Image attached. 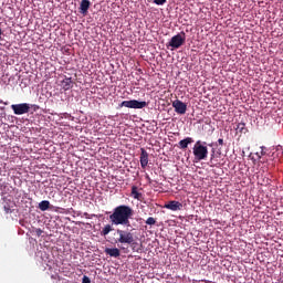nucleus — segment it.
I'll use <instances>...</instances> for the list:
<instances>
[{"mask_svg":"<svg viewBox=\"0 0 283 283\" xmlns=\"http://www.w3.org/2000/svg\"><path fill=\"white\" fill-rule=\"evenodd\" d=\"M134 216V209L127 205H120L114 208L113 213L109 214V220L115 227H132L129 219Z\"/></svg>","mask_w":283,"mask_h":283,"instance_id":"obj_1","label":"nucleus"},{"mask_svg":"<svg viewBox=\"0 0 283 283\" xmlns=\"http://www.w3.org/2000/svg\"><path fill=\"white\" fill-rule=\"evenodd\" d=\"M192 154L196 160H206L209 156V148H207V142L197 140L192 147Z\"/></svg>","mask_w":283,"mask_h":283,"instance_id":"obj_2","label":"nucleus"},{"mask_svg":"<svg viewBox=\"0 0 283 283\" xmlns=\"http://www.w3.org/2000/svg\"><path fill=\"white\" fill-rule=\"evenodd\" d=\"M117 235H119V238L115 240L116 244H129V247H134V244H136V242H134V234L132 232L117 229Z\"/></svg>","mask_w":283,"mask_h":283,"instance_id":"obj_3","label":"nucleus"},{"mask_svg":"<svg viewBox=\"0 0 283 283\" xmlns=\"http://www.w3.org/2000/svg\"><path fill=\"white\" fill-rule=\"evenodd\" d=\"M187 41V34L185 31H181L180 33L174 35L170 41L168 42V45L172 48V50H178V48H181V45H185V42Z\"/></svg>","mask_w":283,"mask_h":283,"instance_id":"obj_4","label":"nucleus"},{"mask_svg":"<svg viewBox=\"0 0 283 283\" xmlns=\"http://www.w3.org/2000/svg\"><path fill=\"white\" fill-rule=\"evenodd\" d=\"M119 107H127L128 109H143L147 107V102H140L138 99L123 101L119 104Z\"/></svg>","mask_w":283,"mask_h":283,"instance_id":"obj_5","label":"nucleus"},{"mask_svg":"<svg viewBox=\"0 0 283 283\" xmlns=\"http://www.w3.org/2000/svg\"><path fill=\"white\" fill-rule=\"evenodd\" d=\"M11 109L13 111V114H15V116H23V114H28L30 112V104H12Z\"/></svg>","mask_w":283,"mask_h":283,"instance_id":"obj_6","label":"nucleus"},{"mask_svg":"<svg viewBox=\"0 0 283 283\" xmlns=\"http://www.w3.org/2000/svg\"><path fill=\"white\" fill-rule=\"evenodd\" d=\"M172 107L177 114H187V104L180 99L174 101Z\"/></svg>","mask_w":283,"mask_h":283,"instance_id":"obj_7","label":"nucleus"},{"mask_svg":"<svg viewBox=\"0 0 283 283\" xmlns=\"http://www.w3.org/2000/svg\"><path fill=\"white\" fill-rule=\"evenodd\" d=\"M139 163H140L142 169H146L147 165H149V153H147L145 148H140Z\"/></svg>","mask_w":283,"mask_h":283,"instance_id":"obj_8","label":"nucleus"},{"mask_svg":"<svg viewBox=\"0 0 283 283\" xmlns=\"http://www.w3.org/2000/svg\"><path fill=\"white\" fill-rule=\"evenodd\" d=\"M220 155V151L216 153V148H212L209 161L210 167H218L220 165V160L218 159Z\"/></svg>","mask_w":283,"mask_h":283,"instance_id":"obj_9","label":"nucleus"},{"mask_svg":"<svg viewBox=\"0 0 283 283\" xmlns=\"http://www.w3.org/2000/svg\"><path fill=\"white\" fill-rule=\"evenodd\" d=\"M165 209H169L170 211H182V203L180 201H169L165 205Z\"/></svg>","mask_w":283,"mask_h":283,"instance_id":"obj_10","label":"nucleus"},{"mask_svg":"<svg viewBox=\"0 0 283 283\" xmlns=\"http://www.w3.org/2000/svg\"><path fill=\"white\" fill-rule=\"evenodd\" d=\"M105 253L111 258H120V250L118 248H106Z\"/></svg>","mask_w":283,"mask_h":283,"instance_id":"obj_11","label":"nucleus"},{"mask_svg":"<svg viewBox=\"0 0 283 283\" xmlns=\"http://www.w3.org/2000/svg\"><path fill=\"white\" fill-rule=\"evenodd\" d=\"M90 0H82L80 3V12L85 17L87 14V10H90Z\"/></svg>","mask_w":283,"mask_h":283,"instance_id":"obj_12","label":"nucleus"},{"mask_svg":"<svg viewBox=\"0 0 283 283\" xmlns=\"http://www.w3.org/2000/svg\"><path fill=\"white\" fill-rule=\"evenodd\" d=\"M72 77H65L61 81V87L64 90V92H67V90H72Z\"/></svg>","mask_w":283,"mask_h":283,"instance_id":"obj_13","label":"nucleus"},{"mask_svg":"<svg viewBox=\"0 0 283 283\" xmlns=\"http://www.w3.org/2000/svg\"><path fill=\"white\" fill-rule=\"evenodd\" d=\"M191 143H193V138H191V137L181 139L179 142V149H187V147H189V145H191Z\"/></svg>","mask_w":283,"mask_h":283,"instance_id":"obj_14","label":"nucleus"},{"mask_svg":"<svg viewBox=\"0 0 283 283\" xmlns=\"http://www.w3.org/2000/svg\"><path fill=\"white\" fill-rule=\"evenodd\" d=\"M130 196L134 200H140L143 198V193L138 192V187L136 186L132 187Z\"/></svg>","mask_w":283,"mask_h":283,"instance_id":"obj_15","label":"nucleus"},{"mask_svg":"<svg viewBox=\"0 0 283 283\" xmlns=\"http://www.w3.org/2000/svg\"><path fill=\"white\" fill-rule=\"evenodd\" d=\"M111 231H114V228H112V224H106L101 231V235L105 238V235H109Z\"/></svg>","mask_w":283,"mask_h":283,"instance_id":"obj_16","label":"nucleus"},{"mask_svg":"<svg viewBox=\"0 0 283 283\" xmlns=\"http://www.w3.org/2000/svg\"><path fill=\"white\" fill-rule=\"evenodd\" d=\"M3 209H4L6 213H12V211L14 209V202L9 201V202L4 203Z\"/></svg>","mask_w":283,"mask_h":283,"instance_id":"obj_17","label":"nucleus"},{"mask_svg":"<svg viewBox=\"0 0 283 283\" xmlns=\"http://www.w3.org/2000/svg\"><path fill=\"white\" fill-rule=\"evenodd\" d=\"M40 211H48L50 209V201L43 200L39 203Z\"/></svg>","mask_w":283,"mask_h":283,"instance_id":"obj_18","label":"nucleus"},{"mask_svg":"<svg viewBox=\"0 0 283 283\" xmlns=\"http://www.w3.org/2000/svg\"><path fill=\"white\" fill-rule=\"evenodd\" d=\"M235 129L237 132H240V134H247V132H249V129H247V124L244 123H239Z\"/></svg>","mask_w":283,"mask_h":283,"instance_id":"obj_19","label":"nucleus"},{"mask_svg":"<svg viewBox=\"0 0 283 283\" xmlns=\"http://www.w3.org/2000/svg\"><path fill=\"white\" fill-rule=\"evenodd\" d=\"M6 189H8V186H6V182H0V193H1V196L6 195Z\"/></svg>","mask_w":283,"mask_h":283,"instance_id":"obj_20","label":"nucleus"},{"mask_svg":"<svg viewBox=\"0 0 283 283\" xmlns=\"http://www.w3.org/2000/svg\"><path fill=\"white\" fill-rule=\"evenodd\" d=\"M146 224H148L149 227H153V224H156V219H154V217H149L146 220Z\"/></svg>","mask_w":283,"mask_h":283,"instance_id":"obj_21","label":"nucleus"},{"mask_svg":"<svg viewBox=\"0 0 283 283\" xmlns=\"http://www.w3.org/2000/svg\"><path fill=\"white\" fill-rule=\"evenodd\" d=\"M153 3H155L156 6H165V3H167V0H154Z\"/></svg>","mask_w":283,"mask_h":283,"instance_id":"obj_22","label":"nucleus"},{"mask_svg":"<svg viewBox=\"0 0 283 283\" xmlns=\"http://www.w3.org/2000/svg\"><path fill=\"white\" fill-rule=\"evenodd\" d=\"M82 283H92V280H90L87 275H84L82 277Z\"/></svg>","mask_w":283,"mask_h":283,"instance_id":"obj_23","label":"nucleus"},{"mask_svg":"<svg viewBox=\"0 0 283 283\" xmlns=\"http://www.w3.org/2000/svg\"><path fill=\"white\" fill-rule=\"evenodd\" d=\"M280 149H282V146H281V145H277V146H273V147H272V151H280Z\"/></svg>","mask_w":283,"mask_h":283,"instance_id":"obj_24","label":"nucleus"},{"mask_svg":"<svg viewBox=\"0 0 283 283\" xmlns=\"http://www.w3.org/2000/svg\"><path fill=\"white\" fill-rule=\"evenodd\" d=\"M261 156H266V148L261 146Z\"/></svg>","mask_w":283,"mask_h":283,"instance_id":"obj_25","label":"nucleus"},{"mask_svg":"<svg viewBox=\"0 0 283 283\" xmlns=\"http://www.w3.org/2000/svg\"><path fill=\"white\" fill-rule=\"evenodd\" d=\"M218 144H219V145H224V139L219 138V139H218Z\"/></svg>","mask_w":283,"mask_h":283,"instance_id":"obj_26","label":"nucleus"},{"mask_svg":"<svg viewBox=\"0 0 283 283\" xmlns=\"http://www.w3.org/2000/svg\"><path fill=\"white\" fill-rule=\"evenodd\" d=\"M0 104H1V105H8V103H7V102H3L1 98H0Z\"/></svg>","mask_w":283,"mask_h":283,"instance_id":"obj_27","label":"nucleus"},{"mask_svg":"<svg viewBox=\"0 0 283 283\" xmlns=\"http://www.w3.org/2000/svg\"><path fill=\"white\" fill-rule=\"evenodd\" d=\"M36 233H38V235H41V233H43V231H41V229H38Z\"/></svg>","mask_w":283,"mask_h":283,"instance_id":"obj_28","label":"nucleus"},{"mask_svg":"<svg viewBox=\"0 0 283 283\" xmlns=\"http://www.w3.org/2000/svg\"><path fill=\"white\" fill-rule=\"evenodd\" d=\"M272 158H275V151L272 153Z\"/></svg>","mask_w":283,"mask_h":283,"instance_id":"obj_29","label":"nucleus"},{"mask_svg":"<svg viewBox=\"0 0 283 283\" xmlns=\"http://www.w3.org/2000/svg\"><path fill=\"white\" fill-rule=\"evenodd\" d=\"M1 34H2V31H1V29H0V36H1Z\"/></svg>","mask_w":283,"mask_h":283,"instance_id":"obj_30","label":"nucleus"},{"mask_svg":"<svg viewBox=\"0 0 283 283\" xmlns=\"http://www.w3.org/2000/svg\"><path fill=\"white\" fill-rule=\"evenodd\" d=\"M2 200H3V202H6V198H3Z\"/></svg>","mask_w":283,"mask_h":283,"instance_id":"obj_31","label":"nucleus"},{"mask_svg":"<svg viewBox=\"0 0 283 283\" xmlns=\"http://www.w3.org/2000/svg\"><path fill=\"white\" fill-rule=\"evenodd\" d=\"M84 216H87V212H85Z\"/></svg>","mask_w":283,"mask_h":283,"instance_id":"obj_32","label":"nucleus"}]
</instances>
